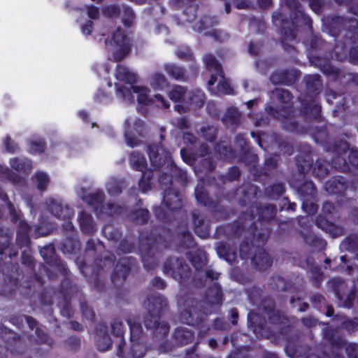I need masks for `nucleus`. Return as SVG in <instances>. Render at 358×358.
<instances>
[{
    "label": "nucleus",
    "mask_w": 358,
    "mask_h": 358,
    "mask_svg": "<svg viewBox=\"0 0 358 358\" xmlns=\"http://www.w3.org/2000/svg\"><path fill=\"white\" fill-rule=\"evenodd\" d=\"M248 327L252 329L257 335H266V321L259 317L256 313H249L248 315Z\"/></svg>",
    "instance_id": "79ce46f5"
},
{
    "label": "nucleus",
    "mask_w": 358,
    "mask_h": 358,
    "mask_svg": "<svg viewBox=\"0 0 358 358\" xmlns=\"http://www.w3.org/2000/svg\"><path fill=\"white\" fill-rule=\"evenodd\" d=\"M10 165L15 171L28 173L32 169L31 160L27 158L13 157L10 159Z\"/></svg>",
    "instance_id": "5fc2aeb1"
},
{
    "label": "nucleus",
    "mask_w": 358,
    "mask_h": 358,
    "mask_svg": "<svg viewBox=\"0 0 358 358\" xmlns=\"http://www.w3.org/2000/svg\"><path fill=\"white\" fill-rule=\"evenodd\" d=\"M323 55H326L327 54H310L308 57L312 65L319 69L322 73L333 81L345 85L350 81H355L358 78V75L356 73H348L333 66L330 59L322 56Z\"/></svg>",
    "instance_id": "6e6552de"
},
{
    "label": "nucleus",
    "mask_w": 358,
    "mask_h": 358,
    "mask_svg": "<svg viewBox=\"0 0 358 358\" xmlns=\"http://www.w3.org/2000/svg\"><path fill=\"white\" fill-rule=\"evenodd\" d=\"M154 177L153 171L150 169L143 171L141 178L138 181V187L141 192H146L151 189L152 180Z\"/></svg>",
    "instance_id": "774afa93"
},
{
    "label": "nucleus",
    "mask_w": 358,
    "mask_h": 358,
    "mask_svg": "<svg viewBox=\"0 0 358 358\" xmlns=\"http://www.w3.org/2000/svg\"><path fill=\"white\" fill-rule=\"evenodd\" d=\"M136 264V259L132 257H121L115 265L111 275V281L115 286L124 283L131 268Z\"/></svg>",
    "instance_id": "a211bd4d"
},
{
    "label": "nucleus",
    "mask_w": 358,
    "mask_h": 358,
    "mask_svg": "<svg viewBox=\"0 0 358 358\" xmlns=\"http://www.w3.org/2000/svg\"><path fill=\"white\" fill-rule=\"evenodd\" d=\"M162 203L169 211L173 212L180 209L182 206V199L179 192L175 189L164 190Z\"/></svg>",
    "instance_id": "bb28decb"
},
{
    "label": "nucleus",
    "mask_w": 358,
    "mask_h": 358,
    "mask_svg": "<svg viewBox=\"0 0 358 358\" xmlns=\"http://www.w3.org/2000/svg\"><path fill=\"white\" fill-rule=\"evenodd\" d=\"M163 69L171 79L180 82H187L189 80L187 71L182 66L176 63H168L164 65Z\"/></svg>",
    "instance_id": "72a5a7b5"
},
{
    "label": "nucleus",
    "mask_w": 358,
    "mask_h": 358,
    "mask_svg": "<svg viewBox=\"0 0 358 358\" xmlns=\"http://www.w3.org/2000/svg\"><path fill=\"white\" fill-rule=\"evenodd\" d=\"M55 249L56 248H39V253L47 264L56 267L65 278H67L69 270L66 264L57 255Z\"/></svg>",
    "instance_id": "412c9836"
},
{
    "label": "nucleus",
    "mask_w": 358,
    "mask_h": 358,
    "mask_svg": "<svg viewBox=\"0 0 358 358\" xmlns=\"http://www.w3.org/2000/svg\"><path fill=\"white\" fill-rule=\"evenodd\" d=\"M78 219L80 227L83 234H92L94 233V227L93 224V218L90 213L85 210H82L79 213Z\"/></svg>",
    "instance_id": "8fccbe9b"
},
{
    "label": "nucleus",
    "mask_w": 358,
    "mask_h": 358,
    "mask_svg": "<svg viewBox=\"0 0 358 358\" xmlns=\"http://www.w3.org/2000/svg\"><path fill=\"white\" fill-rule=\"evenodd\" d=\"M127 322L130 329V342L143 341V330L141 323L134 318H129Z\"/></svg>",
    "instance_id": "864d4df0"
},
{
    "label": "nucleus",
    "mask_w": 358,
    "mask_h": 358,
    "mask_svg": "<svg viewBox=\"0 0 358 358\" xmlns=\"http://www.w3.org/2000/svg\"><path fill=\"white\" fill-rule=\"evenodd\" d=\"M30 230L28 223L25 222L19 223L16 234V246H30Z\"/></svg>",
    "instance_id": "c03bdc74"
},
{
    "label": "nucleus",
    "mask_w": 358,
    "mask_h": 358,
    "mask_svg": "<svg viewBox=\"0 0 358 358\" xmlns=\"http://www.w3.org/2000/svg\"><path fill=\"white\" fill-rule=\"evenodd\" d=\"M341 205L331 201H324L322 207V213L315 220L316 225L332 238L341 236L344 229L342 227L336 225L334 222L340 218L339 208Z\"/></svg>",
    "instance_id": "0eeeda50"
},
{
    "label": "nucleus",
    "mask_w": 358,
    "mask_h": 358,
    "mask_svg": "<svg viewBox=\"0 0 358 358\" xmlns=\"http://www.w3.org/2000/svg\"><path fill=\"white\" fill-rule=\"evenodd\" d=\"M105 199L104 193L101 191L89 194L85 196V201L88 205L94 208V212L101 210L103 207V201Z\"/></svg>",
    "instance_id": "603ef678"
},
{
    "label": "nucleus",
    "mask_w": 358,
    "mask_h": 358,
    "mask_svg": "<svg viewBox=\"0 0 358 358\" xmlns=\"http://www.w3.org/2000/svg\"><path fill=\"white\" fill-rule=\"evenodd\" d=\"M322 24L328 34L338 37L344 33V36L355 43L358 35V20L352 17L328 15L322 18Z\"/></svg>",
    "instance_id": "39448f33"
},
{
    "label": "nucleus",
    "mask_w": 358,
    "mask_h": 358,
    "mask_svg": "<svg viewBox=\"0 0 358 358\" xmlns=\"http://www.w3.org/2000/svg\"><path fill=\"white\" fill-rule=\"evenodd\" d=\"M183 268L182 262H179L178 258H167L163 266V272L166 275H169L176 280H181L182 274L180 271Z\"/></svg>",
    "instance_id": "f704fd0d"
},
{
    "label": "nucleus",
    "mask_w": 358,
    "mask_h": 358,
    "mask_svg": "<svg viewBox=\"0 0 358 358\" xmlns=\"http://www.w3.org/2000/svg\"><path fill=\"white\" fill-rule=\"evenodd\" d=\"M140 250L141 260L145 268L148 271L154 270L158 265L159 257L157 253L159 248H138Z\"/></svg>",
    "instance_id": "c85d7f7f"
},
{
    "label": "nucleus",
    "mask_w": 358,
    "mask_h": 358,
    "mask_svg": "<svg viewBox=\"0 0 358 358\" xmlns=\"http://www.w3.org/2000/svg\"><path fill=\"white\" fill-rule=\"evenodd\" d=\"M269 287L274 290L278 292H293L294 288V284L280 275H273L271 278Z\"/></svg>",
    "instance_id": "37998d69"
},
{
    "label": "nucleus",
    "mask_w": 358,
    "mask_h": 358,
    "mask_svg": "<svg viewBox=\"0 0 358 358\" xmlns=\"http://www.w3.org/2000/svg\"><path fill=\"white\" fill-rule=\"evenodd\" d=\"M264 310L267 315L268 322L280 327L278 334L283 336H289L292 330V325L289 318L286 314L275 309L274 303L272 306H265Z\"/></svg>",
    "instance_id": "2eb2a0df"
},
{
    "label": "nucleus",
    "mask_w": 358,
    "mask_h": 358,
    "mask_svg": "<svg viewBox=\"0 0 358 358\" xmlns=\"http://www.w3.org/2000/svg\"><path fill=\"white\" fill-rule=\"evenodd\" d=\"M340 46L337 45L335 47V55L338 60L343 62L348 61L354 65H358V48L352 47L348 50L345 45L341 47L343 50V54H340L338 50Z\"/></svg>",
    "instance_id": "ea45409f"
},
{
    "label": "nucleus",
    "mask_w": 358,
    "mask_h": 358,
    "mask_svg": "<svg viewBox=\"0 0 358 358\" xmlns=\"http://www.w3.org/2000/svg\"><path fill=\"white\" fill-rule=\"evenodd\" d=\"M239 254L242 259L250 258L253 268L259 271L268 270L273 264V259L265 248H239Z\"/></svg>",
    "instance_id": "9b49d317"
},
{
    "label": "nucleus",
    "mask_w": 358,
    "mask_h": 358,
    "mask_svg": "<svg viewBox=\"0 0 358 358\" xmlns=\"http://www.w3.org/2000/svg\"><path fill=\"white\" fill-rule=\"evenodd\" d=\"M48 208L55 217L64 220L70 218L72 214L69 208L64 207L61 203L52 199L49 200Z\"/></svg>",
    "instance_id": "a19ab883"
},
{
    "label": "nucleus",
    "mask_w": 358,
    "mask_h": 358,
    "mask_svg": "<svg viewBox=\"0 0 358 358\" xmlns=\"http://www.w3.org/2000/svg\"><path fill=\"white\" fill-rule=\"evenodd\" d=\"M192 217L195 234L202 238L209 237L210 234V224L206 220V218L197 210L192 213Z\"/></svg>",
    "instance_id": "7c9ffc66"
},
{
    "label": "nucleus",
    "mask_w": 358,
    "mask_h": 358,
    "mask_svg": "<svg viewBox=\"0 0 358 358\" xmlns=\"http://www.w3.org/2000/svg\"><path fill=\"white\" fill-rule=\"evenodd\" d=\"M301 30H307L311 32L310 38L306 43V45L308 46V55H310V54H327L329 52L330 48L328 43L318 34H313V29L310 30L307 27H304V26L299 27L296 36Z\"/></svg>",
    "instance_id": "5701e85b"
},
{
    "label": "nucleus",
    "mask_w": 358,
    "mask_h": 358,
    "mask_svg": "<svg viewBox=\"0 0 358 358\" xmlns=\"http://www.w3.org/2000/svg\"><path fill=\"white\" fill-rule=\"evenodd\" d=\"M299 100L301 103L299 113L304 119L322 120V106L318 101V99L304 96L301 94L299 96Z\"/></svg>",
    "instance_id": "dca6fc26"
},
{
    "label": "nucleus",
    "mask_w": 358,
    "mask_h": 358,
    "mask_svg": "<svg viewBox=\"0 0 358 358\" xmlns=\"http://www.w3.org/2000/svg\"><path fill=\"white\" fill-rule=\"evenodd\" d=\"M103 250L92 259L97 253V248H85L83 257H78L76 262L80 264L82 269L87 268L90 266L92 273L95 277H99L102 271H108L114 266L116 257L114 254L102 248Z\"/></svg>",
    "instance_id": "20e7f679"
},
{
    "label": "nucleus",
    "mask_w": 358,
    "mask_h": 358,
    "mask_svg": "<svg viewBox=\"0 0 358 358\" xmlns=\"http://www.w3.org/2000/svg\"><path fill=\"white\" fill-rule=\"evenodd\" d=\"M241 114L236 108H229L222 117V122L227 127H236L240 123Z\"/></svg>",
    "instance_id": "bf43d9fd"
},
{
    "label": "nucleus",
    "mask_w": 358,
    "mask_h": 358,
    "mask_svg": "<svg viewBox=\"0 0 358 358\" xmlns=\"http://www.w3.org/2000/svg\"><path fill=\"white\" fill-rule=\"evenodd\" d=\"M176 57L180 59L187 62H191L192 64L189 65V70L194 74H196L199 71V67L196 64V59L194 54L189 46L180 45L176 50Z\"/></svg>",
    "instance_id": "e433bc0d"
},
{
    "label": "nucleus",
    "mask_w": 358,
    "mask_h": 358,
    "mask_svg": "<svg viewBox=\"0 0 358 358\" xmlns=\"http://www.w3.org/2000/svg\"><path fill=\"white\" fill-rule=\"evenodd\" d=\"M242 193L243 198L239 199L238 203L241 206L245 207L248 204L251 205L252 203L255 202L252 201V200L257 198L261 193V190L258 186L248 183L243 186Z\"/></svg>",
    "instance_id": "c9c22d12"
},
{
    "label": "nucleus",
    "mask_w": 358,
    "mask_h": 358,
    "mask_svg": "<svg viewBox=\"0 0 358 358\" xmlns=\"http://www.w3.org/2000/svg\"><path fill=\"white\" fill-rule=\"evenodd\" d=\"M105 44L113 52V61L120 62L131 53L133 41L123 29L117 27L106 38Z\"/></svg>",
    "instance_id": "1a4fd4ad"
},
{
    "label": "nucleus",
    "mask_w": 358,
    "mask_h": 358,
    "mask_svg": "<svg viewBox=\"0 0 358 358\" xmlns=\"http://www.w3.org/2000/svg\"><path fill=\"white\" fill-rule=\"evenodd\" d=\"M299 71L294 69H278L270 76V80L273 85L292 86L299 79Z\"/></svg>",
    "instance_id": "4be33fe9"
},
{
    "label": "nucleus",
    "mask_w": 358,
    "mask_h": 358,
    "mask_svg": "<svg viewBox=\"0 0 358 358\" xmlns=\"http://www.w3.org/2000/svg\"><path fill=\"white\" fill-rule=\"evenodd\" d=\"M323 338L332 349L337 350L345 347V352L348 358H358V344H346L343 338L338 334L336 329L326 328L323 329Z\"/></svg>",
    "instance_id": "ddd939ff"
},
{
    "label": "nucleus",
    "mask_w": 358,
    "mask_h": 358,
    "mask_svg": "<svg viewBox=\"0 0 358 358\" xmlns=\"http://www.w3.org/2000/svg\"><path fill=\"white\" fill-rule=\"evenodd\" d=\"M110 325L113 336L120 338V342L117 349V356L120 357L122 356V350L125 345V341L124 338V327L122 321L119 318H113Z\"/></svg>",
    "instance_id": "4c0bfd02"
},
{
    "label": "nucleus",
    "mask_w": 358,
    "mask_h": 358,
    "mask_svg": "<svg viewBox=\"0 0 358 358\" xmlns=\"http://www.w3.org/2000/svg\"><path fill=\"white\" fill-rule=\"evenodd\" d=\"M76 289L75 285L68 278H64L59 285L60 292L64 295L62 303L60 305V313L63 317L70 319L73 316L70 295Z\"/></svg>",
    "instance_id": "6ab92c4d"
},
{
    "label": "nucleus",
    "mask_w": 358,
    "mask_h": 358,
    "mask_svg": "<svg viewBox=\"0 0 358 358\" xmlns=\"http://www.w3.org/2000/svg\"><path fill=\"white\" fill-rule=\"evenodd\" d=\"M166 169L171 172L173 180H175L176 182L182 185H185L187 183L188 179L187 171L178 167L173 161L171 163V165H169Z\"/></svg>",
    "instance_id": "052dcab7"
},
{
    "label": "nucleus",
    "mask_w": 358,
    "mask_h": 358,
    "mask_svg": "<svg viewBox=\"0 0 358 358\" xmlns=\"http://www.w3.org/2000/svg\"><path fill=\"white\" fill-rule=\"evenodd\" d=\"M295 161L298 171L301 174L308 173L313 164L310 152L297 155Z\"/></svg>",
    "instance_id": "de8ad7c7"
},
{
    "label": "nucleus",
    "mask_w": 358,
    "mask_h": 358,
    "mask_svg": "<svg viewBox=\"0 0 358 358\" xmlns=\"http://www.w3.org/2000/svg\"><path fill=\"white\" fill-rule=\"evenodd\" d=\"M285 192V186L282 182L271 184L264 189L265 196L273 200L278 199Z\"/></svg>",
    "instance_id": "13d9d810"
},
{
    "label": "nucleus",
    "mask_w": 358,
    "mask_h": 358,
    "mask_svg": "<svg viewBox=\"0 0 358 358\" xmlns=\"http://www.w3.org/2000/svg\"><path fill=\"white\" fill-rule=\"evenodd\" d=\"M147 151L150 163L155 169L164 166L166 169L173 161L171 153L164 148L161 142L148 144Z\"/></svg>",
    "instance_id": "4468645a"
},
{
    "label": "nucleus",
    "mask_w": 358,
    "mask_h": 358,
    "mask_svg": "<svg viewBox=\"0 0 358 358\" xmlns=\"http://www.w3.org/2000/svg\"><path fill=\"white\" fill-rule=\"evenodd\" d=\"M187 258L196 271H200L206 264V252L198 248L194 252H187Z\"/></svg>",
    "instance_id": "09e8293b"
},
{
    "label": "nucleus",
    "mask_w": 358,
    "mask_h": 358,
    "mask_svg": "<svg viewBox=\"0 0 358 358\" xmlns=\"http://www.w3.org/2000/svg\"><path fill=\"white\" fill-rule=\"evenodd\" d=\"M124 124V138L127 145L131 148L138 146L141 143V141L139 140L138 138L143 136L145 128V122L140 118H136L134 122L133 128L131 129H130L129 120L125 121Z\"/></svg>",
    "instance_id": "aec40b11"
},
{
    "label": "nucleus",
    "mask_w": 358,
    "mask_h": 358,
    "mask_svg": "<svg viewBox=\"0 0 358 358\" xmlns=\"http://www.w3.org/2000/svg\"><path fill=\"white\" fill-rule=\"evenodd\" d=\"M206 316L207 314L189 308L181 311L179 317L182 323L195 327L199 329L198 338L201 340L208 334L210 329V326L206 322Z\"/></svg>",
    "instance_id": "f8f14e48"
},
{
    "label": "nucleus",
    "mask_w": 358,
    "mask_h": 358,
    "mask_svg": "<svg viewBox=\"0 0 358 358\" xmlns=\"http://www.w3.org/2000/svg\"><path fill=\"white\" fill-rule=\"evenodd\" d=\"M276 213L275 205L255 201L241 213L238 220L217 227L214 236L216 238L238 241L239 246H265L271 229L266 226L259 228L254 220L257 215L259 222L268 223L275 219Z\"/></svg>",
    "instance_id": "f257e3e1"
},
{
    "label": "nucleus",
    "mask_w": 358,
    "mask_h": 358,
    "mask_svg": "<svg viewBox=\"0 0 358 358\" xmlns=\"http://www.w3.org/2000/svg\"><path fill=\"white\" fill-rule=\"evenodd\" d=\"M95 334L97 336L96 345L98 350L106 352L110 349L112 346V339L108 332V325L106 323H99L95 327Z\"/></svg>",
    "instance_id": "393cba45"
},
{
    "label": "nucleus",
    "mask_w": 358,
    "mask_h": 358,
    "mask_svg": "<svg viewBox=\"0 0 358 358\" xmlns=\"http://www.w3.org/2000/svg\"><path fill=\"white\" fill-rule=\"evenodd\" d=\"M304 80L306 90L305 94H302V96L318 99L317 95L322 88L321 76L318 74L308 75L305 76Z\"/></svg>",
    "instance_id": "cd10ccee"
},
{
    "label": "nucleus",
    "mask_w": 358,
    "mask_h": 358,
    "mask_svg": "<svg viewBox=\"0 0 358 358\" xmlns=\"http://www.w3.org/2000/svg\"><path fill=\"white\" fill-rule=\"evenodd\" d=\"M278 160L276 155H271L264 160V165L261 168H257L254 173L256 180H262L263 177H268L277 169Z\"/></svg>",
    "instance_id": "473e14b6"
},
{
    "label": "nucleus",
    "mask_w": 358,
    "mask_h": 358,
    "mask_svg": "<svg viewBox=\"0 0 358 358\" xmlns=\"http://www.w3.org/2000/svg\"><path fill=\"white\" fill-rule=\"evenodd\" d=\"M129 217L134 224L143 225L148 222L150 212L145 208L136 209L131 212Z\"/></svg>",
    "instance_id": "680f3d73"
},
{
    "label": "nucleus",
    "mask_w": 358,
    "mask_h": 358,
    "mask_svg": "<svg viewBox=\"0 0 358 358\" xmlns=\"http://www.w3.org/2000/svg\"><path fill=\"white\" fill-rule=\"evenodd\" d=\"M115 76L117 80L133 84L136 82V76L131 72L128 68L121 64H117L115 71Z\"/></svg>",
    "instance_id": "4d7b16f0"
},
{
    "label": "nucleus",
    "mask_w": 358,
    "mask_h": 358,
    "mask_svg": "<svg viewBox=\"0 0 358 358\" xmlns=\"http://www.w3.org/2000/svg\"><path fill=\"white\" fill-rule=\"evenodd\" d=\"M19 248H0V261L3 260V256L8 254L9 259L15 257L18 254ZM0 273L3 276V283L1 289V295L11 298L16 291H22L24 287L19 283V277L20 276V268L17 264H13L10 262L4 263L2 265L0 263Z\"/></svg>",
    "instance_id": "7ed1b4c3"
},
{
    "label": "nucleus",
    "mask_w": 358,
    "mask_h": 358,
    "mask_svg": "<svg viewBox=\"0 0 358 358\" xmlns=\"http://www.w3.org/2000/svg\"><path fill=\"white\" fill-rule=\"evenodd\" d=\"M203 62L207 71L214 72L220 77L224 78L223 68L220 62L212 53H207L203 57Z\"/></svg>",
    "instance_id": "a18cd8bd"
},
{
    "label": "nucleus",
    "mask_w": 358,
    "mask_h": 358,
    "mask_svg": "<svg viewBox=\"0 0 358 358\" xmlns=\"http://www.w3.org/2000/svg\"><path fill=\"white\" fill-rule=\"evenodd\" d=\"M329 150L335 154L331 164L336 169L344 173L358 169V150L350 149V144L346 140L335 141Z\"/></svg>",
    "instance_id": "423d86ee"
},
{
    "label": "nucleus",
    "mask_w": 358,
    "mask_h": 358,
    "mask_svg": "<svg viewBox=\"0 0 358 358\" xmlns=\"http://www.w3.org/2000/svg\"><path fill=\"white\" fill-rule=\"evenodd\" d=\"M144 305L147 309L143 321L145 327L152 331L156 339L165 338L169 335L170 325L167 322H161L160 319L168 308L167 299L160 294H150Z\"/></svg>",
    "instance_id": "f03ea898"
},
{
    "label": "nucleus",
    "mask_w": 358,
    "mask_h": 358,
    "mask_svg": "<svg viewBox=\"0 0 358 358\" xmlns=\"http://www.w3.org/2000/svg\"><path fill=\"white\" fill-rule=\"evenodd\" d=\"M173 338L177 345H187L194 341V333L186 328L177 327L173 334Z\"/></svg>",
    "instance_id": "58836bf2"
},
{
    "label": "nucleus",
    "mask_w": 358,
    "mask_h": 358,
    "mask_svg": "<svg viewBox=\"0 0 358 358\" xmlns=\"http://www.w3.org/2000/svg\"><path fill=\"white\" fill-rule=\"evenodd\" d=\"M215 149L220 159L229 161L235 157L234 151L230 145H224L222 143H218L215 145Z\"/></svg>",
    "instance_id": "0e129e2a"
},
{
    "label": "nucleus",
    "mask_w": 358,
    "mask_h": 358,
    "mask_svg": "<svg viewBox=\"0 0 358 358\" xmlns=\"http://www.w3.org/2000/svg\"><path fill=\"white\" fill-rule=\"evenodd\" d=\"M299 266L303 268L306 267L312 273L310 282L315 288H320L323 281L324 275L321 271L320 267L317 266L313 258L310 256H306L304 259L300 260Z\"/></svg>",
    "instance_id": "b1692460"
},
{
    "label": "nucleus",
    "mask_w": 358,
    "mask_h": 358,
    "mask_svg": "<svg viewBox=\"0 0 358 358\" xmlns=\"http://www.w3.org/2000/svg\"><path fill=\"white\" fill-rule=\"evenodd\" d=\"M297 191L303 200L302 208L309 214L316 212L317 206L312 201L317 193L314 182L305 180L299 186Z\"/></svg>",
    "instance_id": "f3484780"
},
{
    "label": "nucleus",
    "mask_w": 358,
    "mask_h": 358,
    "mask_svg": "<svg viewBox=\"0 0 358 358\" xmlns=\"http://www.w3.org/2000/svg\"><path fill=\"white\" fill-rule=\"evenodd\" d=\"M147 352V346L143 341L131 342L129 349L124 356L123 353L120 358H143Z\"/></svg>",
    "instance_id": "49530a36"
},
{
    "label": "nucleus",
    "mask_w": 358,
    "mask_h": 358,
    "mask_svg": "<svg viewBox=\"0 0 358 358\" xmlns=\"http://www.w3.org/2000/svg\"><path fill=\"white\" fill-rule=\"evenodd\" d=\"M268 112L273 117L278 119H282V127L284 130L296 134H306L308 132V127L300 124L299 122L296 121L293 114V108L292 106H285L280 110L273 106H269Z\"/></svg>",
    "instance_id": "9d476101"
},
{
    "label": "nucleus",
    "mask_w": 358,
    "mask_h": 358,
    "mask_svg": "<svg viewBox=\"0 0 358 358\" xmlns=\"http://www.w3.org/2000/svg\"><path fill=\"white\" fill-rule=\"evenodd\" d=\"M329 164L322 159H318L315 162L313 174L320 180L324 178L329 174Z\"/></svg>",
    "instance_id": "69168bd1"
},
{
    "label": "nucleus",
    "mask_w": 358,
    "mask_h": 358,
    "mask_svg": "<svg viewBox=\"0 0 358 358\" xmlns=\"http://www.w3.org/2000/svg\"><path fill=\"white\" fill-rule=\"evenodd\" d=\"M177 243L176 246H198L194 242V237L189 231L187 222H182L178 226L174 236Z\"/></svg>",
    "instance_id": "a878e982"
},
{
    "label": "nucleus",
    "mask_w": 358,
    "mask_h": 358,
    "mask_svg": "<svg viewBox=\"0 0 358 358\" xmlns=\"http://www.w3.org/2000/svg\"><path fill=\"white\" fill-rule=\"evenodd\" d=\"M348 187V181L342 176H334L325 183L326 190L331 194L343 195Z\"/></svg>",
    "instance_id": "2f4dec72"
},
{
    "label": "nucleus",
    "mask_w": 358,
    "mask_h": 358,
    "mask_svg": "<svg viewBox=\"0 0 358 358\" xmlns=\"http://www.w3.org/2000/svg\"><path fill=\"white\" fill-rule=\"evenodd\" d=\"M129 161L132 169L135 171H145L148 164L145 156L139 152L133 151L129 155Z\"/></svg>",
    "instance_id": "3c124183"
},
{
    "label": "nucleus",
    "mask_w": 358,
    "mask_h": 358,
    "mask_svg": "<svg viewBox=\"0 0 358 358\" xmlns=\"http://www.w3.org/2000/svg\"><path fill=\"white\" fill-rule=\"evenodd\" d=\"M192 217L195 234L202 238L209 237L210 234V224L206 220V218L197 210L192 213Z\"/></svg>",
    "instance_id": "c756f323"
},
{
    "label": "nucleus",
    "mask_w": 358,
    "mask_h": 358,
    "mask_svg": "<svg viewBox=\"0 0 358 358\" xmlns=\"http://www.w3.org/2000/svg\"><path fill=\"white\" fill-rule=\"evenodd\" d=\"M195 197L198 203L203 206L214 208L215 203L210 197L206 189L203 186H197L194 192Z\"/></svg>",
    "instance_id": "6e6d98bb"
},
{
    "label": "nucleus",
    "mask_w": 358,
    "mask_h": 358,
    "mask_svg": "<svg viewBox=\"0 0 358 358\" xmlns=\"http://www.w3.org/2000/svg\"><path fill=\"white\" fill-rule=\"evenodd\" d=\"M241 176V171L236 166H231L226 174H221L218 176V179L222 183L227 182L238 181Z\"/></svg>",
    "instance_id": "338daca9"
},
{
    "label": "nucleus",
    "mask_w": 358,
    "mask_h": 358,
    "mask_svg": "<svg viewBox=\"0 0 358 358\" xmlns=\"http://www.w3.org/2000/svg\"><path fill=\"white\" fill-rule=\"evenodd\" d=\"M215 249L218 256L226 262L230 264L236 262L239 248H215Z\"/></svg>",
    "instance_id": "e2e57ef3"
}]
</instances>
